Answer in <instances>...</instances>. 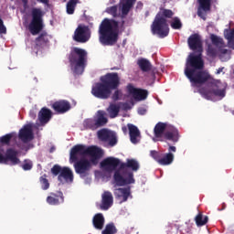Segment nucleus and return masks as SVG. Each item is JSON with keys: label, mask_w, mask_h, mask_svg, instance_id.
Instances as JSON below:
<instances>
[{"label": "nucleus", "mask_w": 234, "mask_h": 234, "mask_svg": "<svg viewBox=\"0 0 234 234\" xmlns=\"http://www.w3.org/2000/svg\"><path fill=\"white\" fill-rule=\"evenodd\" d=\"M210 39L212 41V45H215V47H219V48H222V47H224V39L218 37L217 35H210Z\"/></svg>", "instance_id": "nucleus-37"}, {"label": "nucleus", "mask_w": 234, "mask_h": 234, "mask_svg": "<svg viewBox=\"0 0 234 234\" xmlns=\"http://www.w3.org/2000/svg\"><path fill=\"white\" fill-rule=\"evenodd\" d=\"M19 153L14 148H7L5 155L0 153V164L11 163V165H17L21 164V160L17 158Z\"/></svg>", "instance_id": "nucleus-13"}, {"label": "nucleus", "mask_w": 234, "mask_h": 234, "mask_svg": "<svg viewBox=\"0 0 234 234\" xmlns=\"http://www.w3.org/2000/svg\"><path fill=\"white\" fill-rule=\"evenodd\" d=\"M152 76L154 78V73H152Z\"/></svg>", "instance_id": "nucleus-57"}, {"label": "nucleus", "mask_w": 234, "mask_h": 234, "mask_svg": "<svg viewBox=\"0 0 234 234\" xmlns=\"http://www.w3.org/2000/svg\"><path fill=\"white\" fill-rule=\"evenodd\" d=\"M137 65L143 72H149V70L153 69L151 61H149L147 58H139Z\"/></svg>", "instance_id": "nucleus-30"}, {"label": "nucleus", "mask_w": 234, "mask_h": 234, "mask_svg": "<svg viewBox=\"0 0 234 234\" xmlns=\"http://www.w3.org/2000/svg\"><path fill=\"white\" fill-rule=\"evenodd\" d=\"M122 107H123V109H131V107L129 106V103H127V102H124L123 104H122Z\"/></svg>", "instance_id": "nucleus-52"}, {"label": "nucleus", "mask_w": 234, "mask_h": 234, "mask_svg": "<svg viewBox=\"0 0 234 234\" xmlns=\"http://www.w3.org/2000/svg\"><path fill=\"white\" fill-rule=\"evenodd\" d=\"M78 3H80V0H69L67 3L66 8H67V14L69 16H72L76 10V6L78 5Z\"/></svg>", "instance_id": "nucleus-32"}, {"label": "nucleus", "mask_w": 234, "mask_h": 234, "mask_svg": "<svg viewBox=\"0 0 234 234\" xmlns=\"http://www.w3.org/2000/svg\"><path fill=\"white\" fill-rule=\"evenodd\" d=\"M109 119L105 117V112L99 110L93 118L84 120L83 127L90 131H96L97 129H100V127L107 125Z\"/></svg>", "instance_id": "nucleus-11"}, {"label": "nucleus", "mask_w": 234, "mask_h": 234, "mask_svg": "<svg viewBox=\"0 0 234 234\" xmlns=\"http://www.w3.org/2000/svg\"><path fill=\"white\" fill-rule=\"evenodd\" d=\"M199 6L197 8V16L201 19H206L204 12H209L211 10V0H197Z\"/></svg>", "instance_id": "nucleus-25"}, {"label": "nucleus", "mask_w": 234, "mask_h": 234, "mask_svg": "<svg viewBox=\"0 0 234 234\" xmlns=\"http://www.w3.org/2000/svg\"><path fill=\"white\" fill-rule=\"evenodd\" d=\"M107 111L110 114V118H116V116H118L120 113V106L116 104H110Z\"/></svg>", "instance_id": "nucleus-35"}, {"label": "nucleus", "mask_w": 234, "mask_h": 234, "mask_svg": "<svg viewBox=\"0 0 234 234\" xmlns=\"http://www.w3.org/2000/svg\"><path fill=\"white\" fill-rule=\"evenodd\" d=\"M122 96V90H116L112 96V100H113V101H118V100H120Z\"/></svg>", "instance_id": "nucleus-46"}, {"label": "nucleus", "mask_w": 234, "mask_h": 234, "mask_svg": "<svg viewBox=\"0 0 234 234\" xmlns=\"http://www.w3.org/2000/svg\"><path fill=\"white\" fill-rule=\"evenodd\" d=\"M39 182L41 185V189H43V191H47V189H49L50 183L48 182V179H47V174H44L42 176L39 177Z\"/></svg>", "instance_id": "nucleus-40"}, {"label": "nucleus", "mask_w": 234, "mask_h": 234, "mask_svg": "<svg viewBox=\"0 0 234 234\" xmlns=\"http://www.w3.org/2000/svg\"><path fill=\"white\" fill-rule=\"evenodd\" d=\"M126 90L128 94H131L134 100H137V101H144V100H147V97L149 96V91H147V90L135 88L133 83H129L126 86Z\"/></svg>", "instance_id": "nucleus-16"}, {"label": "nucleus", "mask_w": 234, "mask_h": 234, "mask_svg": "<svg viewBox=\"0 0 234 234\" xmlns=\"http://www.w3.org/2000/svg\"><path fill=\"white\" fill-rule=\"evenodd\" d=\"M196 224L197 227H202V226H206L207 222L209 220V218H207V216L202 215V213H198L196 218Z\"/></svg>", "instance_id": "nucleus-34"}, {"label": "nucleus", "mask_w": 234, "mask_h": 234, "mask_svg": "<svg viewBox=\"0 0 234 234\" xmlns=\"http://www.w3.org/2000/svg\"><path fill=\"white\" fill-rule=\"evenodd\" d=\"M36 48L39 50V48H45V47H48L50 43V36H48V32H42L36 39Z\"/></svg>", "instance_id": "nucleus-24"}, {"label": "nucleus", "mask_w": 234, "mask_h": 234, "mask_svg": "<svg viewBox=\"0 0 234 234\" xmlns=\"http://www.w3.org/2000/svg\"><path fill=\"white\" fill-rule=\"evenodd\" d=\"M169 153H176V146H169L168 148Z\"/></svg>", "instance_id": "nucleus-47"}, {"label": "nucleus", "mask_w": 234, "mask_h": 234, "mask_svg": "<svg viewBox=\"0 0 234 234\" xmlns=\"http://www.w3.org/2000/svg\"><path fill=\"white\" fill-rule=\"evenodd\" d=\"M74 41L77 43H87L90 39V29L87 26H78L73 36Z\"/></svg>", "instance_id": "nucleus-14"}, {"label": "nucleus", "mask_w": 234, "mask_h": 234, "mask_svg": "<svg viewBox=\"0 0 234 234\" xmlns=\"http://www.w3.org/2000/svg\"><path fill=\"white\" fill-rule=\"evenodd\" d=\"M22 3H24V5H27L28 4V0H22Z\"/></svg>", "instance_id": "nucleus-55"}, {"label": "nucleus", "mask_w": 234, "mask_h": 234, "mask_svg": "<svg viewBox=\"0 0 234 234\" xmlns=\"http://www.w3.org/2000/svg\"><path fill=\"white\" fill-rule=\"evenodd\" d=\"M154 137L157 138L158 142H178L180 134L178 130L175 126L168 124L167 122H159L154 128Z\"/></svg>", "instance_id": "nucleus-8"}, {"label": "nucleus", "mask_w": 234, "mask_h": 234, "mask_svg": "<svg viewBox=\"0 0 234 234\" xmlns=\"http://www.w3.org/2000/svg\"><path fill=\"white\" fill-rule=\"evenodd\" d=\"M120 87V76L118 73H107L101 77V82H97L91 89V94L99 100H109L112 90Z\"/></svg>", "instance_id": "nucleus-2"}, {"label": "nucleus", "mask_w": 234, "mask_h": 234, "mask_svg": "<svg viewBox=\"0 0 234 234\" xmlns=\"http://www.w3.org/2000/svg\"><path fill=\"white\" fill-rule=\"evenodd\" d=\"M78 156H90L93 165H98L103 157V150L98 146H85L83 144L74 145L69 153V162H78Z\"/></svg>", "instance_id": "nucleus-6"}, {"label": "nucleus", "mask_w": 234, "mask_h": 234, "mask_svg": "<svg viewBox=\"0 0 234 234\" xmlns=\"http://www.w3.org/2000/svg\"><path fill=\"white\" fill-rule=\"evenodd\" d=\"M122 131L125 133H127V127L126 126H123L122 128Z\"/></svg>", "instance_id": "nucleus-54"}, {"label": "nucleus", "mask_w": 234, "mask_h": 234, "mask_svg": "<svg viewBox=\"0 0 234 234\" xmlns=\"http://www.w3.org/2000/svg\"><path fill=\"white\" fill-rule=\"evenodd\" d=\"M51 108L57 114H65L71 109L70 102L67 100H59L52 103Z\"/></svg>", "instance_id": "nucleus-18"}, {"label": "nucleus", "mask_w": 234, "mask_h": 234, "mask_svg": "<svg viewBox=\"0 0 234 234\" xmlns=\"http://www.w3.org/2000/svg\"><path fill=\"white\" fill-rule=\"evenodd\" d=\"M56 151V147L52 146L50 149H49V153H53Z\"/></svg>", "instance_id": "nucleus-53"}, {"label": "nucleus", "mask_w": 234, "mask_h": 234, "mask_svg": "<svg viewBox=\"0 0 234 234\" xmlns=\"http://www.w3.org/2000/svg\"><path fill=\"white\" fill-rule=\"evenodd\" d=\"M120 24L115 19L104 18L99 26V41L104 47H112L118 43Z\"/></svg>", "instance_id": "nucleus-3"}, {"label": "nucleus", "mask_w": 234, "mask_h": 234, "mask_svg": "<svg viewBox=\"0 0 234 234\" xmlns=\"http://www.w3.org/2000/svg\"><path fill=\"white\" fill-rule=\"evenodd\" d=\"M52 119V111L48 108H42L38 112V122L40 125H47Z\"/></svg>", "instance_id": "nucleus-27"}, {"label": "nucleus", "mask_w": 234, "mask_h": 234, "mask_svg": "<svg viewBox=\"0 0 234 234\" xmlns=\"http://www.w3.org/2000/svg\"><path fill=\"white\" fill-rule=\"evenodd\" d=\"M225 37L229 41V47H230V48H233L234 50V28L227 30Z\"/></svg>", "instance_id": "nucleus-38"}, {"label": "nucleus", "mask_w": 234, "mask_h": 234, "mask_svg": "<svg viewBox=\"0 0 234 234\" xmlns=\"http://www.w3.org/2000/svg\"><path fill=\"white\" fill-rule=\"evenodd\" d=\"M145 112H146V111H145V109H144V108H140V109L138 110V113L141 114V115L145 114Z\"/></svg>", "instance_id": "nucleus-48"}, {"label": "nucleus", "mask_w": 234, "mask_h": 234, "mask_svg": "<svg viewBox=\"0 0 234 234\" xmlns=\"http://www.w3.org/2000/svg\"><path fill=\"white\" fill-rule=\"evenodd\" d=\"M58 182L61 184H72L74 182V173L69 166L62 167L60 175L58 176Z\"/></svg>", "instance_id": "nucleus-19"}, {"label": "nucleus", "mask_w": 234, "mask_h": 234, "mask_svg": "<svg viewBox=\"0 0 234 234\" xmlns=\"http://www.w3.org/2000/svg\"><path fill=\"white\" fill-rule=\"evenodd\" d=\"M187 44L190 50L197 52V55L191 53L186 62L185 76L189 80L192 87H200L207 83L211 80V75L207 70H204V59L202 58V37L200 35L192 34L188 39Z\"/></svg>", "instance_id": "nucleus-1"}, {"label": "nucleus", "mask_w": 234, "mask_h": 234, "mask_svg": "<svg viewBox=\"0 0 234 234\" xmlns=\"http://www.w3.org/2000/svg\"><path fill=\"white\" fill-rule=\"evenodd\" d=\"M175 12L171 9L161 8L151 26L152 33L164 39L169 36V25L167 19H173Z\"/></svg>", "instance_id": "nucleus-5"}, {"label": "nucleus", "mask_w": 234, "mask_h": 234, "mask_svg": "<svg viewBox=\"0 0 234 234\" xmlns=\"http://www.w3.org/2000/svg\"><path fill=\"white\" fill-rule=\"evenodd\" d=\"M223 71H224V67L219 68V69H217L216 74H220V73L223 72Z\"/></svg>", "instance_id": "nucleus-51"}, {"label": "nucleus", "mask_w": 234, "mask_h": 234, "mask_svg": "<svg viewBox=\"0 0 234 234\" xmlns=\"http://www.w3.org/2000/svg\"><path fill=\"white\" fill-rule=\"evenodd\" d=\"M198 92L206 100H211L214 96H218V98H224L226 96V89H218V86L214 83L211 84V89L200 88Z\"/></svg>", "instance_id": "nucleus-12"}, {"label": "nucleus", "mask_w": 234, "mask_h": 234, "mask_svg": "<svg viewBox=\"0 0 234 234\" xmlns=\"http://www.w3.org/2000/svg\"><path fill=\"white\" fill-rule=\"evenodd\" d=\"M123 25H125V20L122 21V27L123 28Z\"/></svg>", "instance_id": "nucleus-56"}, {"label": "nucleus", "mask_w": 234, "mask_h": 234, "mask_svg": "<svg viewBox=\"0 0 234 234\" xmlns=\"http://www.w3.org/2000/svg\"><path fill=\"white\" fill-rule=\"evenodd\" d=\"M114 202V197H112V193L109 191H104L101 195V204L100 207L102 211H107V209L111 208Z\"/></svg>", "instance_id": "nucleus-23"}, {"label": "nucleus", "mask_w": 234, "mask_h": 234, "mask_svg": "<svg viewBox=\"0 0 234 234\" xmlns=\"http://www.w3.org/2000/svg\"><path fill=\"white\" fill-rule=\"evenodd\" d=\"M219 52H220V54H227L228 53V49H226V48H219Z\"/></svg>", "instance_id": "nucleus-49"}, {"label": "nucleus", "mask_w": 234, "mask_h": 234, "mask_svg": "<svg viewBox=\"0 0 234 234\" xmlns=\"http://www.w3.org/2000/svg\"><path fill=\"white\" fill-rule=\"evenodd\" d=\"M18 138L24 144H28V142L34 140V133L32 132V126L27 124L22 129H20Z\"/></svg>", "instance_id": "nucleus-20"}, {"label": "nucleus", "mask_w": 234, "mask_h": 234, "mask_svg": "<svg viewBox=\"0 0 234 234\" xmlns=\"http://www.w3.org/2000/svg\"><path fill=\"white\" fill-rule=\"evenodd\" d=\"M122 165V161L116 157H107L101 163V167L107 171L108 173H112V171H116L118 166Z\"/></svg>", "instance_id": "nucleus-17"}, {"label": "nucleus", "mask_w": 234, "mask_h": 234, "mask_svg": "<svg viewBox=\"0 0 234 234\" xmlns=\"http://www.w3.org/2000/svg\"><path fill=\"white\" fill-rule=\"evenodd\" d=\"M46 202H48L49 206H59V204H63V202H65V197L63 196V192H51L47 197Z\"/></svg>", "instance_id": "nucleus-21"}, {"label": "nucleus", "mask_w": 234, "mask_h": 234, "mask_svg": "<svg viewBox=\"0 0 234 234\" xmlns=\"http://www.w3.org/2000/svg\"><path fill=\"white\" fill-rule=\"evenodd\" d=\"M92 225L95 229L101 230L103 229V226H105V218L103 217V214L97 213L93 216L92 218Z\"/></svg>", "instance_id": "nucleus-29"}, {"label": "nucleus", "mask_w": 234, "mask_h": 234, "mask_svg": "<svg viewBox=\"0 0 234 234\" xmlns=\"http://www.w3.org/2000/svg\"><path fill=\"white\" fill-rule=\"evenodd\" d=\"M128 169H132V171H138L140 169V164L135 159H127L126 163H122L118 170H115L113 175V180L116 186L122 187L123 186H129L131 184H134V174L131 171H127Z\"/></svg>", "instance_id": "nucleus-4"}, {"label": "nucleus", "mask_w": 234, "mask_h": 234, "mask_svg": "<svg viewBox=\"0 0 234 234\" xmlns=\"http://www.w3.org/2000/svg\"><path fill=\"white\" fill-rule=\"evenodd\" d=\"M43 16H45V12L40 8L35 7L32 9V19L28 26V30L32 36H37V34L45 28V25L43 24Z\"/></svg>", "instance_id": "nucleus-9"}, {"label": "nucleus", "mask_w": 234, "mask_h": 234, "mask_svg": "<svg viewBox=\"0 0 234 234\" xmlns=\"http://www.w3.org/2000/svg\"><path fill=\"white\" fill-rule=\"evenodd\" d=\"M136 0H121L120 5L122 10V19H125V16L129 15V12H131V8L134 6Z\"/></svg>", "instance_id": "nucleus-26"}, {"label": "nucleus", "mask_w": 234, "mask_h": 234, "mask_svg": "<svg viewBox=\"0 0 234 234\" xmlns=\"http://www.w3.org/2000/svg\"><path fill=\"white\" fill-rule=\"evenodd\" d=\"M33 118H36V115H33Z\"/></svg>", "instance_id": "nucleus-58"}, {"label": "nucleus", "mask_w": 234, "mask_h": 234, "mask_svg": "<svg viewBox=\"0 0 234 234\" xmlns=\"http://www.w3.org/2000/svg\"><path fill=\"white\" fill-rule=\"evenodd\" d=\"M62 171H63V167H61V165H55L51 168V173H52L53 176H59V175H61Z\"/></svg>", "instance_id": "nucleus-43"}, {"label": "nucleus", "mask_w": 234, "mask_h": 234, "mask_svg": "<svg viewBox=\"0 0 234 234\" xmlns=\"http://www.w3.org/2000/svg\"><path fill=\"white\" fill-rule=\"evenodd\" d=\"M88 59L89 53L81 48H73L69 55V61L73 68V72L79 75L85 72Z\"/></svg>", "instance_id": "nucleus-7"}, {"label": "nucleus", "mask_w": 234, "mask_h": 234, "mask_svg": "<svg viewBox=\"0 0 234 234\" xmlns=\"http://www.w3.org/2000/svg\"><path fill=\"white\" fill-rule=\"evenodd\" d=\"M129 134H130V142L132 144H138L140 142V130L136 125L128 123Z\"/></svg>", "instance_id": "nucleus-28"}, {"label": "nucleus", "mask_w": 234, "mask_h": 234, "mask_svg": "<svg viewBox=\"0 0 234 234\" xmlns=\"http://www.w3.org/2000/svg\"><path fill=\"white\" fill-rule=\"evenodd\" d=\"M14 138V133H6L5 135H3L0 137V147H3L5 145H10V143L12 142V139Z\"/></svg>", "instance_id": "nucleus-33"}, {"label": "nucleus", "mask_w": 234, "mask_h": 234, "mask_svg": "<svg viewBox=\"0 0 234 234\" xmlns=\"http://www.w3.org/2000/svg\"><path fill=\"white\" fill-rule=\"evenodd\" d=\"M106 14L112 16V17H119L120 14L118 13V5H112L106 8Z\"/></svg>", "instance_id": "nucleus-41"}, {"label": "nucleus", "mask_w": 234, "mask_h": 234, "mask_svg": "<svg viewBox=\"0 0 234 234\" xmlns=\"http://www.w3.org/2000/svg\"><path fill=\"white\" fill-rule=\"evenodd\" d=\"M170 27L174 30H180V28H182V21L180 20L179 17L175 16L174 18H172V21L170 22Z\"/></svg>", "instance_id": "nucleus-39"}, {"label": "nucleus", "mask_w": 234, "mask_h": 234, "mask_svg": "<svg viewBox=\"0 0 234 234\" xmlns=\"http://www.w3.org/2000/svg\"><path fill=\"white\" fill-rule=\"evenodd\" d=\"M24 171H30L34 167V164L29 159L24 160V164L21 165Z\"/></svg>", "instance_id": "nucleus-45"}, {"label": "nucleus", "mask_w": 234, "mask_h": 234, "mask_svg": "<svg viewBox=\"0 0 234 234\" xmlns=\"http://www.w3.org/2000/svg\"><path fill=\"white\" fill-rule=\"evenodd\" d=\"M175 160V154L173 153L165 154L159 160V165H171V163Z\"/></svg>", "instance_id": "nucleus-31"}, {"label": "nucleus", "mask_w": 234, "mask_h": 234, "mask_svg": "<svg viewBox=\"0 0 234 234\" xmlns=\"http://www.w3.org/2000/svg\"><path fill=\"white\" fill-rule=\"evenodd\" d=\"M98 138L101 142H103L104 144H108L110 147H114L118 144V139L116 138V135L107 130V129H101L98 133Z\"/></svg>", "instance_id": "nucleus-15"}, {"label": "nucleus", "mask_w": 234, "mask_h": 234, "mask_svg": "<svg viewBox=\"0 0 234 234\" xmlns=\"http://www.w3.org/2000/svg\"><path fill=\"white\" fill-rule=\"evenodd\" d=\"M118 233V229H116V226L114 223H108L105 226V229L101 231V234H116Z\"/></svg>", "instance_id": "nucleus-36"}, {"label": "nucleus", "mask_w": 234, "mask_h": 234, "mask_svg": "<svg viewBox=\"0 0 234 234\" xmlns=\"http://www.w3.org/2000/svg\"><path fill=\"white\" fill-rule=\"evenodd\" d=\"M38 3H42L43 5H48V0H37Z\"/></svg>", "instance_id": "nucleus-50"}, {"label": "nucleus", "mask_w": 234, "mask_h": 234, "mask_svg": "<svg viewBox=\"0 0 234 234\" xmlns=\"http://www.w3.org/2000/svg\"><path fill=\"white\" fill-rule=\"evenodd\" d=\"M207 54L209 58H217V48H215L213 45H208L207 49Z\"/></svg>", "instance_id": "nucleus-42"}, {"label": "nucleus", "mask_w": 234, "mask_h": 234, "mask_svg": "<svg viewBox=\"0 0 234 234\" xmlns=\"http://www.w3.org/2000/svg\"><path fill=\"white\" fill-rule=\"evenodd\" d=\"M150 156L155 160L156 163L160 164V160L162 158V154L156 150L150 151Z\"/></svg>", "instance_id": "nucleus-44"}, {"label": "nucleus", "mask_w": 234, "mask_h": 234, "mask_svg": "<svg viewBox=\"0 0 234 234\" xmlns=\"http://www.w3.org/2000/svg\"><path fill=\"white\" fill-rule=\"evenodd\" d=\"M75 170V173L80 176V178H88L90 176V169H92V157L89 159L82 157L77 161H71Z\"/></svg>", "instance_id": "nucleus-10"}, {"label": "nucleus", "mask_w": 234, "mask_h": 234, "mask_svg": "<svg viewBox=\"0 0 234 234\" xmlns=\"http://www.w3.org/2000/svg\"><path fill=\"white\" fill-rule=\"evenodd\" d=\"M113 194L116 200H119L120 204H123V202H127L129 197H131V187L116 188L114 189Z\"/></svg>", "instance_id": "nucleus-22"}]
</instances>
